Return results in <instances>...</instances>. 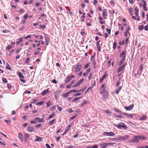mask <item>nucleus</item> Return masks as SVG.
Returning a JSON list of instances; mask_svg holds the SVG:
<instances>
[{
	"instance_id": "nucleus-18",
	"label": "nucleus",
	"mask_w": 148,
	"mask_h": 148,
	"mask_svg": "<svg viewBox=\"0 0 148 148\" xmlns=\"http://www.w3.org/2000/svg\"><path fill=\"white\" fill-rule=\"evenodd\" d=\"M82 98V97H75L74 99L72 101V102L77 101L81 99Z\"/></svg>"
},
{
	"instance_id": "nucleus-16",
	"label": "nucleus",
	"mask_w": 148,
	"mask_h": 148,
	"mask_svg": "<svg viewBox=\"0 0 148 148\" xmlns=\"http://www.w3.org/2000/svg\"><path fill=\"white\" fill-rule=\"evenodd\" d=\"M122 88V86H119L118 88L115 91V92L117 94H118L119 93V92L120 91Z\"/></svg>"
},
{
	"instance_id": "nucleus-30",
	"label": "nucleus",
	"mask_w": 148,
	"mask_h": 148,
	"mask_svg": "<svg viewBox=\"0 0 148 148\" xmlns=\"http://www.w3.org/2000/svg\"><path fill=\"white\" fill-rule=\"evenodd\" d=\"M144 26L143 25H138V29L139 30H143L144 29Z\"/></svg>"
},
{
	"instance_id": "nucleus-9",
	"label": "nucleus",
	"mask_w": 148,
	"mask_h": 148,
	"mask_svg": "<svg viewBox=\"0 0 148 148\" xmlns=\"http://www.w3.org/2000/svg\"><path fill=\"white\" fill-rule=\"evenodd\" d=\"M45 42L46 44V45H49V38L48 37L45 35Z\"/></svg>"
},
{
	"instance_id": "nucleus-31",
	"label": "nucleus",
	"mask_w": 148,
	"mask_h": 148,
	"mask_svg": "<svg viewBox=\"0 0 148 148\" xmlns=\"http://www.w3.org/2000/svg\"><path fill=\"white\" fill-rule=\"evenodd\" d=\"M71 127V125H70L68 126L67 127H66L65 130V131L66 132H67L69 129L70 128V127Z\"/></svg>"
},
{
	"instance_id": "nucleus-32",
	"label": "nucleus",
	"mask_w": 148,
	"mask_h": 148,
	"mask_svg": "<svg viewBox=\"0 0 148 148\" xmlns=\"http://www.w3.org/2000/svg\"><path fill=\"white\" fill-rule=\"evenodd\" d=\"M44 102L43 101H41L40 102H38L37 103H36V105L37 106H41L44 103Z\"/></svg>"
},
{
	"instance_id": "nucleus-12",
	"label": "nucleus",
	"mask_w": 148,
	"mask_h": 148,
	"mask_svg": "<svg viewBox=\"0 0 148 148\" xmlns=\"http://www.w3.org/2000/svg\"><path fill=\"white\" fill-rule=\"evenodd\" d=\"M24 135V139L25 142L29 137V134L25 133V134Z\"/></svg>"
},
{
	"instance_id": "nucleus-23",
	"label": "nucleus",
	"mask_w": 148,
	"mask_h": 148,
	"mask_svg": "<svg viewBox=\"0 0 148 148\" xmlns=\"http://www.w3.org/2000/svg\"><path fill=\"white\" fill-rule=\"evenodd\" d=\"M114 111L116 112H118L120 114H121V111L119 109L114 108Z\"/></svg>"
},
{
	"instance_id": "nucleus-14",
	"label": "nucleus",
	"mask_w": 148,
	"mask_h": 148,
	"mask_svg": "<svg viewBox=\"0 0 148 148\" xmlns=\"http://www.w3.org/2000/svg\"><path fill=\"white\" fill-rule=\"evenodd\" d=\"M147 117L145 115H144L142 116L140 118L139 120L140 121H144L146 119Z\"/></svg>"
},
{
	"instance_id": "nucleus-54",
	"label": "nucleus",
	"mask_w": 148,
	"mask_h": 148,
	"mask_svg": "<svg viewBox=\"0 0 148 148\" xmlns=\"http://www.w3.org/2000/svg\"><path fill=\"white\" fill-rule=\"evenodd\" d=\"M77 116V114H76V115H75V116H72L70 118V119L71 120H73V119H74Z\"/></svg>"
},
{
	"instance_id": "nucleus-40",
	"label": "nucleus",
	"mask_w": 148,
	"mask_h": 148,
	"mask_svg": "<svg viewBox=\"0 0 148 148\" xmlns=\"http://www.w3.org/2000/svg\"><path fill=\"white\" fill-rule=\"evenodd\" d=\"M3 82L4 83H6L7 82V80L4 77H3L2 78Z\"/></svg>"
},
{
	"instance_id": "nucleus-47",
	"label": "nucleus",
	"mask_w": 148,
	"mask_h": 148,
	"mask_svg": "<svg viewBox=\"0 0 148 148\" xmlns=\"http://www.w3.org/2000/svg\"><path fill=\"white\" fill-rule=\"evenodd\" d=\"M106 91L105 90H102L101 91H100V93L102 94L103 95V94L105 93V92H106Z\"/></svg>"
},
{
	"instance_id": "nucleus-50",
	"label": "nucleus",
	"mask_w": 148,
	"mask_h": 148,
	"mask_svg": "<svg viewBox=\"0 0 148 148\" xmlns=\"http://www.w3.org/2000/svg\"><path fill=\"white\" fill-rule=\"evenodd\" d=\"M67 111L69 113H71L73 112V111L71 109H69L67 110Z\"/></svg>"
},
{
	"instance_id": "nucleus-26",
	"label": "nucleus",
	"mask_w": 148,
	"mask_h": 148,
	"mask_svg": "<svg viewBox=\"0 0 148 148\" xmlns=\"http://www.w3.org/2000/svg\"><path fill=\"white\" fill-rule=\"evenodd\" d=\"M6 69H8L10 70H11L12 68L10 66L8 63H7L6 65Z\"/></svg>"
},
{
	"instance_id": "nucleus-6",
	"label": "nucleus",
	"mask_w": 148,
	"mask_h": 148,
	"mask_svg": "<svg viewBox=\"0 0 148 148\" xmlns=\"http://www.w3.org/2000/svg\"><path fill=\"white\" fill-rule=\"evenodd\" d=\"M18 138L21 142H23V135L21 133L18 134Z\"/></svg>"
},
{
	"instance_id": "nucleus-3",
	"label": "nucleus",
	"mask_w": 148,
	"mask_h": 148,
	"mask_svg": "<svg viewBox=\"0 0 148 148\" xmlns=\"http://www.w3.org/2000/svg\"><path fill=\"white\" fill-rule=\"evenodd\" d=\"M103 134L106 136L111 137L115 135V134L112 132H104Z\"/></svg>"
},
{
	"instance_id": "nucleus-45",
	"label": "nucleus",
	"mask_w": 148,
	"mask_h": 148,
	"mask_svg": "<svg viewBox=\"0 0 148 148\" xmlns=\"http://www.w3.org/2000/svg\"><path fill=\"white\" fill-rule=\"evenodd\" d=\"M56 106L58 108V110L59 111H62V108L61 107H60L58 105H57Z\"/></svg>"
},
{
	"instance_id": "nucleus-62",
	"label": "nucleus",
	"mask_w": 148,
	"mask_h": 148,
	"mask_svg": "<svg viewBox=\"0 0 148 148\" xmlns=\"http://www.w3.org/2000/svg\"><path fill=\"white\" fill-rule=\"evenodd\" d=\"M130 29V28L128 27L126 28L125 30V33L128 34L129 33V31Z\"/></svg>"
},
{
	"instance_id": "nucleus-49",
	"label": "nucleus",
	"mask_w": 148,
	"mask_h": 148,
	"mask_svg": "<svg viewBox=\"0 0 148 148\" xmlns=\"http://www.w3.org/2000/svg\"><path fill=\"white\" fill-rule=\"evenodd\" d=\"M81 95V93H76V94H74V95H73V96L74 97H76V96H80Z\"/></svg>"
},
{
	"instance_id": "nucleus-60",
	"label": "nucleus",
	"mask_w": 148,
	"mask_h": 148,
	"mask_svg": "<svg viewBox=\"0 0 148 148\" xmlns=\"http://www.w3.org/2000/svg\"><path fill=\"white\" fill-rule=\"evenodd\" d=\"M0 143L1 144L3 145H6L5 143L3 140H2L1 141H0Z\"/></svg>"
},
{
	"instance_id": "nucleus-61",
	"label": "nucleus",
	"mask_w": 148,
	"mask_h": 148,
	"mask_svg": "<svg viewBox=\"0 0 148 148\" xmlns=\"http://www.w3.org/2000/svg\"><path fill=\"white\" fill-rule=\"evenodd\" d=\"M21 48L20 49H18L17 50H16V54H18V53L21 50Z\"/></svg>"
},
{
	"instance_id": "nucleus-27",
	"label": "nucleus",
	"mask_w": 148,
	"mask_h": 148,
	"mask_svg": "<svg viewBox=\"0 0 148 148\" xmlns=\"http://www.w3.org/2000/svg\"><path fill=\"white\" fill-rule=\"evenodd\" d=\"M55 112H53L52 114L49 115V116L47 118V119H49L52 118L55 115Z\"/></svg>"
},
{
	"instance_id": "nucleus-52",
	"label": "nucleus",
	"mask_w": 148,
	"mask_h": 148,
	"mask_svg": "<svg viewBox=\"0 0 148 148\" xmlns=\"http://www.w3.org/2000/svg\"><path fill=\"white\" fill-rule=\"evenodd\" d=\"M42 126V124H39L38 125H36V128H40V127Z\"/></svg>"
},
{
	"instance_id": "nucleus-58",
	"label": "nucleus",
	"mask_w": 148,
	"mask_h": 148,
	"mask_svg": "<svg viewBox=\"0 0 148 148\" xmlns=\"http://www.w3.org/2000/svg\"><path fill=\"white\" fill-rule=\"evenodd\" d=\"M89 66V63H87L84 66V67L85 69L87 68Z\"/></svg>"
},
{
	"instance_id": "nucleus-37",
	"label": "nucleus",
	"mask_w": 148,
	"mask_h": 148,
	"mask_svg": "<svg viewBox=\"0 0 148 148\" xmlns=\"http://www.w3.org/2000/svg\"><path fill=\"white\" fill-rule=\"evenodd\" d=\"M84 78H82L79 80L77 82H78L80 84H81L82 83H83V81H84Z\"/></svg>"
},
{
	"instance_id": "nucleus-19",
	"label": "nucleus",
	"mask_w": 148,
	"mask_h": 148,
	"mask_svg": "<svg viewBox=\"0 0 148 148\" xmlns=\"http://www.w3.org/2000/svg\"><path fill=\"white\" fill-rule=\"evenodd\" d=\"M106 74H104L103 76L100 79V82H101L103 79L106 77Z\"/></svg>"
},
{
	"instance_id": "nucleus-17",
	"label": "nucleus",
	"mask_w": 148,
	"mask_h": 148,
	"mask_svg": "<svg viewBox=\"0 0 148 148\" xmlns=\"http://www.w3.org/2000/svg\"><path fill=\"white\" fill-rule=\"evenodd\" d=\"M36 138L35 140V141H41L42 140V138L39 137L38 136H36Z\"/></svg>"
},
{
	"instance_id": "nucleus-39",
	"label": "nucleus",
	"mask_w": 148,
	"mask_h": 148,
	"mask_svg": "<svg viewBox=\"0 0 148 148\" xmlns=\"http://www.w3.org/2000/svg\"><path fill=\"white\" fill-rule=\"evenodd\" d=\"M116 46V42H114L113 43V48L114 49H115Z\"/></svg>"
},
{
	"instance_id": "nucleus-57",
	"label": "nucleus",
	"mask_w": 148,
	"mask_h": 148,
	"mask_svg": "<svg viewBox=\"0 0 148 148\" xmlns=\"http://www.w3.org/2000/svg\"><path fill=\"white\" fill-rule=\"evenodd\" d=\"M116 126L117 128L119 129H121L122 128V125L119 124L116 125Z\"/></svg>"
},
{
	"instance_id": "nucleus-7",
	"label": "nucleus",
	"mask_w": 148,
	"mask_h": 148,
	"mask_svg": "<svg viewBox=\"0 0 148 148\" xmlns=\"http://www.w3.org/2000/svg\"><path fill=\"white\" fill-rule=\"evenodd\" d=\"M134 107V105L132 104L129 106H125V109L127 110H131Z\"/></svg>"
},
{
	"instance_id": "nucleus-44",
	"label": "nucleus",
	"mask_w": 148,
	"mask_h": 148,
	"mask_svg": "<svg viewBox=\"0 0 148 148\" xmlns=\"http://www.w3.org/2000/svg\"><path fill=\"white\" fill-rule=\"evenodd\" d=\"M87 101H86L84 100L82 103L81 106H82L83 105L86 104L87 103Z\"/></svg>"
},
{
	"instance_id": "nucleus-35",
	"label": "nucleus",
	"mask_w": 148,
	"mask_h": 148,
	"mask_svg": "<svg viewBox=\"0 0 148 148\" xmlns=\"http://www.w3.org/2000/svg\"><path fill=\"white\" fill-rule=\"evenodd\" d=\"M69 96V95L67 93L63 94L62 95V96L64 98L67 97Z\"/></svg>"
},
{
	"instance_id": "nucleus-20",
	"label": "nucleus",
	"mask_w": 148,
	"mask_h": 148,
	"mask_svg": "<svg viewBox=\"0 0 148 148\" xmlns=\"http://www.w3.org/2000/svg\"><path fill=\"white\" fill-rule=\"evenodd\" d=\"M34 128L32 127L29 126L28 128V132H31L33 131Z\"/></svg>"
},
{
	"instance_id": "nucleus-46",
	"label": "nucleus",
	"mask_w": 148,
	"mask_h": 148,
	"mask_svg": "<svg viewBox=\"0 0 148 148\" xmlns=\"http://www.w3.org/2000/svg\"><path fill=\"white\" fill-rule=\"evenodd\" d=\"M13 47V46H11L10 45H9L8 46L7 49H8V50H10Z\"/></svg>"
},
{
	"instance_id": "nucleus-21",
	"label": "nucleus",
	"mask_w": 148,
	"mask_h": 148,
	"mask_svg": "<svg viewBox=\"0 0 148 148\" xmlns=\"http://www.w3.org/2000/svg\"><path fill=\"white\" fill-rule=\"evenodd\" d=\"M104 111L106 112V114L108 115H110L112 113V112L110 110H105Z\"/></svg>"
},
{
	"instance_id": "nucleus-5",
	"label": "nucleus",
	"mask_w": 148,
	"mask_h": 148,
	"mask_svg": "<svg viewBox=\"0 0 148 148\" xmlns=\"http://www.w3.org/2000/svg\"><path fill=\"white\" fill-rule=\"evenodd\" d=\"M75 76L74 75H72L70 76H68L66 78V83H68L73 78L75 77Z\"/></svg>"
},
{
	"instance_id": "nucleus-48",
	"label": "nucleus",
	"mask_w": 148,
	"mask_h": 148,
	"mask_svg": "<svg viewBox=\"0 0 148 148\" xmlns=\"http://www.w3.org/2000/svg\"><path fill=\"white\" fill-rule=\"evenodd\" d=\"M122 123L123 124V125H122V128H123L125 129H126L127 127L126 125L124 124L123 123Z\"/></svg>"
},
{
	"instance_id": "nucleus-38",
	"label": "nucleus",
	"mask_w": 148,
	"mask_h": 148,
	"mask_svg": "<svg viewBox=\"0 0 148 148\" xmlns=\"http://www.w3.org/2000/svg\"><path fill=\"white\" fill-rule=\"evenodd\" d=\"M80 84L78 82L76 83L74 86H73V88L78 87L80 86Z\"/></svg>"
},
{
	"instance_id": "nucleus-28",
	"label": "nucleus",
	"mask_w": 148,
	"mask_h": 148,
	"mask_svg": "<svg viewBox=\"0 0 148 148\" xmlns=\"http://www.w3.org/2000/svg\"><path fill=\"white\" fill-rule=\"evenodd\" d=\"M23 40L22 38H20L19 39L18 41L16 42V44L17 45H18L21 42H22Z\"/></svg>"
},
{
	"instance_id": "nucleus-41",
	"label": "nucleus",
	"mask_w": 148,
	"mask_h": 148,
	"mask_svg": "<svg viewBox=\"0 0 148 148\" xmlns=\"http://www.w3.org/2000/svg\"><path fill=\"white\" fill-rule=\"evenodd\" d=\"M106 88V86L104 85L103 84L101 86V88H100V90H105Z\"/></svg>"
},
{
	"instance_id": "nucleus-13",
	"label": "nucleus",
	"mask_w": 148,
	"mask_h": 148,
	"mask_svg": "<svg viewBox=\"0 0 148 148\" xmlns=\"http://www.w3.org/2000/svg\"><path fill=\"white\" fill-rule=\"evenodd\" d=\"M49 92V89H46V90L43 91L41 93V94L42 95L44 96L47 93H48Z\"/></svg>"
},
{
	"instance_id": "nucleus-22",
	"label": "nucleus",
	"mask_w": 148,
	"mask_h": 148,
	"mask_svg": "<svg viewBox=\"0 0 148 148\" xmlns=\"http://www.w3.org/2000/svg\"><path fill=\"white\" fill-rule=\"evenodd\" d=\"M138 136V138L140 140H145L146 139V138H145V136Z\"/></svg>"
},
{
	"instance_id": "nucleus-24",
	"label": "nucleus",
	"mask_w": 148,
	"mask_h": 148,
	"mask_svg": "<svg viewBox=\"0 0 148 148\" xmlns=\"http://www.w3.org/2000/svg\"><path fill=\"white\" fill-rule=\"evenodd\" d=\"M18 76H19V77H20V78H24V77L22 73L21 72H19L18 73Z\"/></svg>"
},
{
	"instance_id": "nucleus-64",
	"label": "nucleus",
	"mask_w": 148,
	"mask_h": 148,
	"mask_svg": "<svg viewBox=\"0 0 148 148\" xmlns=\"http://www.w3.org/2000/svg\"><path fill=\"white\" fill-rule=\"evenodd\" d=\"M145 29V31H147L148 29V24L146 26H145L144 27Z\"/></svg>"
},
{
	"instance_id": "nucleus-42",
	"label": "nucleus",
	"mask_w": 148,
	"mask_h": 148,
	"mask_svg": "<svg viewBox=\"0 0 148 148\" xmlns=\"http://www.w3.org/2000/svg\"><path fill=\"white\" fill-rule=\"evenodd\" d=\"M81 112V111H80L79 110H78L77 111L75 112V115H76V114H77L78 113H80Z\"/></svg>"
},
{
	"instance_id": "nucleus-25",
	"label": "nucleus",
	"mask_w": 148,
	"mask_h": 148,
	"mask_svg": "<svg viewBox=\"0 0 148 148\" xmlns=\"http://www.w3.org/2000/svg\"><path fill=\"white\" fill-rule=\"evenodd\" d=\"M125 116L127 117L132 118L133 117V115L132 114H128L127 113L126 114Z\"/></svg>"
},
{
	"instance_id": "nucleus-1",
	"label": "nucleus",
	"mask_w": 148,
	"mask_h": 148,
	"mask_svg": "<svg viewBox=\"0 0 148 148\" xmlns=\"http://www.w3.org/2000/svg\"><path fill=\"white\" fill-rule=\"evenodd\" d=\"M129 136L126 135L123 136H119L117 137V140H123L124 141L129 138Z\"/></svg>"
},
{
	"instance_id": "nucleus-51",
	"label": "nucleus",
	"mask_w": 148,
	"mask_h": 148,
	"mask_svg": "<svg viewBox=\"0 0 148 148\" xmlns=\"http://www.w3.org/2000/svg\"><path fill=\"white\" fill-rule=\"evenodd\" d=\"M143 64H142L140 66L139 68V69L140 71H142L143 70Z\"/></svg>"
},
{
	"instance_id": "nucleus-29",
	"label": "nucleus",
	"mask_w": 148,
	"mask_h": 148,
	"mask_svg": "<svg viewBox=\"0 0 148 148\" xmlns=\"http://www.w3.org/2000/svg\"><path fill=\"white\" fill-rule=\"evenodd\" d=\"M55 121V119H53L50 121H49L48 123V124L49 125H51L53 124Z\"/></svg>"
},
{
	"instance_id": "nucleus-34",
	"label": "nucleus",
	"mask_w": 148,
	"mask_h": 148,
	"mask_svg": "<svg viewBox=\"0 0 148 148\" xmlns=\"http://www.w3.org/2000/svg\"><path fill=\"white\" fill-rule=\"evenodd\" d=\"M103 94H104L103 95V97L104 99L106 98L108 96V93L107 92H105V93Z\"/></svg>"
},
{
	"instance_id": "nucleus-43",
	"label": "nucleus",
	"mask_w": 148,
	"mask_h": 148,
	"mask_svg": "<svg viewBox=\"0 0 148 148\" xmlns=\"http://www.w3.org/2000/svg\"><path fill=\"white\" fill-rule=\"evenodd\" d=\"M138 136H135L134 137V138L135 140L136 141V142H138L139 141L138 140L139 139V138H138Z\"/></svg>"
},
{
	"instance_id": "nucleus-59",
	"label": "nucleus",
	"mask_w": 148,
	"mask_h": 148,
	"mask_svg": "<svg viewBox=\"0 0 148 148\" xmlns=\"http://www.w3.org/2000/svg\"><path fill=\"white\" fill-rule=\"evenodd\" d=\"M114 115L117 117L119 118H122L123 117V116L121 115H116L115 114H114Z\"/></svg>"
},
{
	"instance_id": "nucleus-10",
	"label": "nucleus",
	"mask_w": 148,
	"mask_h": 148,
	"mask_svg": "<svg viewBox=\"0 0 148 148\" xmlns=\"http://www.w3.org/2000/svg\"><path fill=\"white\" fill-rule=\"evenodd\" d=\"M36 121L39 122H42L43 121V119H40L38 117L35 118L34 119Z\"/></svg>"
},
{
	"instance_id": "nucleus-8",
	"label": "nucleus",
	"mask_w": 148,
	"mask_h": 148,
	"mask_svg": "<svg viewBox=\"0 0 148 148\" xmlns=\"http://www.w3.org/2000/svg\"><path fill=\"white\" fill-rule=\"evenodd\" d=\"M125 66V64L124 63L122 66L119 67L118 69V72H119L121 71Z\"/></svg>"
},
{
	"instance_id": "nucleus-56",
	"label": "nucleus",
	"mask_w": 148,
	"mask_h": 148,
	"mask_svg": "<svg viewBox=\"0 0 148 148\" xmlns=\"http://www.w3.org/2000/svg\"><path fill=\"white\" fill-rule=\"evenodd\" d=\"M92 64L93 65L94 68V69H96V67L95 66V65H96V63L95 61H93V63H92Z\"/></svg>"
},
{
	"instance_id": "nucleus-36",
	"label": "nucleus",
	"mask_w": 148,
	"mask_h": 148,
	"mask_svg": "<svg viewBox=\"0 0 148 148\" xmlns=\"http://www.w3.org/2000/svg\"><path fill=\"white\" fill-rule=\"evenodd\" d=\"M106 144H107V143H103L101 145H102L101 148H105L107 146H108V145H106Z\"/></svg>"
},
{
	"instance_id": "nucleus-2",
	"label": "nucleus",
	"mask_w": 148,
	"mask_h": 148,
	"mask_svg": "<svg viewBox=\"0 0 148 148\" xmlns=\"http://www.w3.org/2000/svg\"><path fill=\"white\" fill-rule=\"evenodd\" d=\"M82 68V66L81 64L77 65L75 66V71L76 73H77L80 71Z\"/></svg>"
},
{
	"instance_id": "nucleus-63",
	"label": "nucleus",
	"mask_w": 148,
	"mask_h": 148,
	"mask_svg": "<svg viewBox=\"0 0 148 148\" xmlns=\"http://www.w3.org/2000/svg\"><path fill=\"white\" fill-rule=\"evenodd\" d=\"M40 27L42 29H44L46 27V26L44 25H40Z\"/></svg>"
},
{
	"instance_id": "nucleus-15",
	"label": "nucleus",
	"mask_w": 148,
	"mask_h": 148,
	"mask_svg": "<svg viewBox=\"0 0 148 148\" xmlns=\"http://www.w3.org/2000/svg\"><path fill=\"white\" fill-rule=\"evenodd\" d=\"M86 87H84L82 89H80L78 90H77V92H83L86 89Z\"/></svg>"
},
{
	"instance_id": "nucleus-55",
	"label": "nucleus",
	"mask_w": 148,
	"mask_h": 148,
	"mask_svg": "<svg viewBox=\"0 0 148 148\" xmlns=\"http://www.w3.org/2000/svg\"><path fill=\"white\" fill-rule=\"evenodd\" d=\"M24 11H25V10H24L21 9L19 10V12L21 14H22L23 12H24Z\"/></svg>"
},
{
	"instance_id": "nucleus-33",
	"label": "nucleus",
	"mask_w": 148,
	"mask_h": 148,
	"mask_svg": "<svg viewBox=\"0 0 148 148\" xmlns=\"http://www.w3.org/2000/svg\"><path fill=\"white\" fill-rule=\"evenodd\" d=\"M93 88V87H89L86 90L85 92V93H87L88 92L89 90L91 91L92 90V89Z\"/></svg>"
},
{
	"instance_id": "nucleus-11",
	"label": "nucleus",
	"mask_w": 148,
	"mask_h": 148,
	"mask_svg": "<svg viewBox=\"0 0 148 148\" xmlns=\"http://www.w3.org/2000/svg\"><path fill=\"white\" fill-rule=\"evenodd\" d=\"M126 51L125 50L123 51L120 55V57L126 56Z\"/></svg>"
},
{
	"instance_id": "nucleus-53",
	"label": "nucleus",
	"mask_w": 148,
	"mask_h": 148,
	"mask_svg": "<svg viewBox=\"0 0 148 148\" xmlns=\"http://www.w3.org/2000/svg\"><path fill=\"white\" fill-rule=\"evenodd\" d=\"M31 123L36 124L37 123V122L35 119L34 120L30 122Z\"/></svg>"
},
{
	"instance_id": "nucleus-4",
	"label": "nucleus",
	"mask_w": 148,
	"mask_h": 148,
	"mask_svg": "<svg viewBox=\"0 0 148 148\" xmlns=\"http://www.w3.org/2000/svg\"><path fill=\"white\" fill-rule=\"evenodd\" d=\"M103 16L105 19L107 18L106 17L108 16L107 11L106 9H104L103 10Z\"/></svg>"
}]
</instances>
